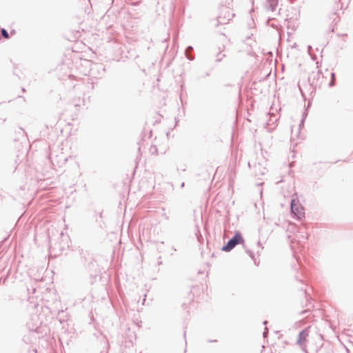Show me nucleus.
<instances>
[{"label": "nucleus", "mask_w": 353, "mask_h": 353, "mask_svg": "<svg viewBox=\"0 0 353 353\" xmlns=\"http://www.w3.org/2000/svg\"><path fill=\"white\" fill-rule=\"evenodd\" d=\"M244 243L243 238L239 232H236L234 237L230 239L228 243L223 247L222 250L225 252L231 251L237 244H242Z\"/></svg>", "instance_id": "f257e3e1"}, {"label": "nucleus", "mask_w": 353, "mask_h": 353, "mask_svg": "<svg viewBox=\"0 0 353 353\" xmlns=\"http://www.w3.org/2000/svg\"><path fill=\"white\" fill-rule=\"evenodd\" d=\"M291 211L299 219L305 216L304 208L297 199H292L291 202Z\"/></svg>", "instance_id": "f03ea898"}, {"label": "nucleus", "mask_w": 353, "mask_h": 353, "mask_svg": "<svg viewBox=\"0 0 353 353\" xmlns=\"http://www.w3.org/2000/svg\"><path fill=\"white\" fill-rule=\"evenodd\" d=\"M307 336H308V331L307 330H305L302 331L301 332H300L299 339H298V343L300 345H304L307 341Z\"/></svg>", "instance_id": "7ed1b4c3"}, {"label": "nucleus", "mask_w": 353, "mask_h": 353, "mask_svg": "<svg viewBox=\"0 0 353 353\" xmlns=\"http://www.w3.org/2000/svg\"><path fill=\"white\" fill-rule=\"evenodd\" d=\"M1 34L3 35V37L6 39H8L9 38V35H8V32L5 30V29H2L1 30Z\"/></svg>", "instance_id": "20e7f679"}, {"label": "nucleus", "mask_w": 353, "mask_h": 353, "mask_svg": "<svg viewBox=\"0 0 353 353\" xmlns=\"http://www.w3.org/2000/svg\"><path fill=\"white\" fill-rule=\"evenodd\" d=\"M332 82H333L334 80V73H332Z\"/></svg>", "instance_id": "39448f33"}]
</instances>
